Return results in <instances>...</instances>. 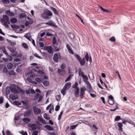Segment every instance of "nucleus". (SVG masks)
I'll return each mask as SVG.
<instances>
[{"mask_svg":"<svg viewBox=\"0 0 135 135\" xmlns=\"http://www.w3.org/2000/svg\"><path fill=\"white\" fill-rule=\"evenodd\" d=\"M52 12L48 9H45L44 10L43 12L41 14V17L44 19L45 20H49V16H52Z\"/></svg>","mask_w":135,"mask_h":135,"instance_id":"nucleus-1","label":"nucleus"},{"mask_svg":"<svg viewBox=\"0 0 135 135\" xmlns=\"http://www.w3.org/2000/svg\"><path fill=\"white\" fill-rule=\"evenodd\" d=\"M3 21L4 22V25L6 27H8V24H10V22L9 20L8 17L6 15H4L3 16Z\"/></svg>","mask_w":135,"mask_h":135,"instance_id":"nucleus-2","label":"nucleus"},{"mask_svg":"<svg viewBox=\"0 0 135 135\" xmlns=\"http://www.w3.org/2000/svg\"><path fill=\"white\" fill-rule=\"evenodd\" d=\"M44 49L46 51L49 53L50 54H53V49L51 46H45L44 47Z\"/></svg>","mask_w":135,"mask_h":135,"instance_id":"nucleus-3","label":"nucleus"},{"mask_svg":"<svg viewBox=\"0 0 135 135\" xmlns=\"http://www.w3.org/2000/svg\"><path fill=\"white\" fill-rule=\"evenodd\" d=\"M86 90V89L85 87H81L80 89V96L81 99L82 98L85 94V91Z\"/></svg>","mask_w":135,"mask_h":135,"instance_id":"nucleus-4","label":"nucleus"},{"mask_svg":"<svg viewBox=\"0 0 135 135\" xmlns=\"http://www.w3.org/2000/svg\"><path fill=\"white\" fill-rule=\"evenodd\" d=\"M33 109L34 113L36 115L40 114L41 112V110L39 108L36 106H33Z\"/></svg>","mask_w":135,"mask_h":135,"instance_id":"nucleus-5","label":"nucleus"},{"mask_svg":"<svg viewBox=\"0 0 135 135\" xmlns=\"http://www.w3.org/2000/svg\"><path fill=\"white\" fill-rule=\"evenodd\" d=\"M57 72L60 75L63 76L65 75L66 73V71L65 70L59 69L58 70Z\"/></svg>","mask_w":135,"mask_h":135,"instance_id":"nucleus-6","label":"nucleus"},{"mask_svg":"<svg viewBox=\"0 0 135 135\" xmlns=\"http://www.w3.org/2000/svg\"><path fill=\"white\" fill-rule=\"evenodd\" d=\"M53 60L56 62H58L59 61V56L57 53H55L53 57Z\"/></svg>","mask_w":135,"mask_h":135,"instance_id":"nucleus-7","label":"nucleus"},{"mask_svg":"<svg viewBox=\"0 0 135 135\" xmlns=\"http://www.w3.org/2000/svg\"><path fill=\"white\" fill-rule=\"evenodd\" d=\"M45 24L46 25H48L55 27H56V25H55V23L52 21H50V22L46 23Z\"/></svg>","mask_w":135,"mask_h":135,"instance_id":"nucleus-8","label":"nucleus"},{"mask_svg":"<svg viewBox=\"0 0 135 135\" xmlns=\"http://www.w3.org/2000/svg\"><path fill=\"white\" fill-rule=\"evenodd\" d=\"M71 85V84L70 82L67 83L64 86L63 88L67 90L70 87Z\"/></svg>","mask_w":135,"mask_h":135,"instance_id":"nucleus-9","label":"nucleus"},{"mask_svg":"<svg viewBox=\"0 0 135 135\" xmlns=\"http://www.w3.org/2000/svg\"><path fill=\"white\" fill-rule=\"evenodd\" d=\"M79 61L81 66H83L85 65V58L83 57L82 59H81Z\"/></svg>","mask_w":135,"mask_h":135,"instance_id":"nucleus-10","label":"nucleus"},{"mask_svg":"<svg viewBox=\"0 0 135 135\" xmlns=\"http://www.w3.org/2000/svg\"><path fill=\"white\" fill-rule=\"evenodd\" d=\"M79 88L78 87L75 91L74 95L76 97L78 98L79 96Z\"/></svg>","mask_w":135,"mask_h":135,"instance_id":"nucleus-11","label":"nucleus"},{"mask_svg":"<svg viewBox=\"0 0 135 135\" xmlns=\"http://www.w3.org/2000/svg\"><path fill=\"white\" fill-rule=\"evenodd\" d=\"M39 73L41 74V76H44L43 78L44 79L46 80L48 79V78L47 77V76L45 75V73L42 71H39Z\"/></svg>","mask_w":135,"mask_h":135,"instance_id":"nucleus-12","label":"nucleus"},{"mask_svg":"<svg viewBox=\"0 0 135 135\" xmlns=\"http://www.w3.org/2000/svg\"><path fill=\"white\" fill-rule=\"evenodd\" d=\"M44 127L49 131H52L53 130V127L50 125H46Z\"/></svg>","mask_w":135,"mask_h":135,"instance_id":"nucleus-13","label":"nucleus"},{"mask_svg":"<svg viewBox=\"0 0 135 135\" xmlns=\"http://www.w3.org/2000/svg\"><path fill=\"white\" fill-rule=\"evenodd\" d=\"M33 22V20H29V21H27L25 23V26H29L30 25L32 24Z\"/></svg>","mask_w":135,"mask_h":135,"instance_id":"nucleus-14","label":"nucleus"},{"mask_svg":"<svg viewBox=\"0 0 135 135\" xmlns=\"http://www.w3.org/2000/svg\"><path fill=\"white\" fill-rule=\"evenodd\" d=\"M42 82L43 85L45 86H48L49 85V82L47 80H44Z\"/></svg>","mask_w":135,"mask_h":135,"instance_id":"nucleus-15","label":"nucleus"},{"mask_svg":"<svg viewBox=\"0 0 135 135\" xmlns=\"http://www.w3.org/2000/svg\"><path fill=\"white\" fill-rule=\"evenodd\" d=\"M6 13L9 16H13L14 15V13L12 12H11L9 10L6 11Z\"/></svg>","mask_w":135,"mask_h":135,"instance_id":"nucleus-16","label":"nucleus"},{"mask_svg":"<svg viewBox=\"0 0 135 135\" xmlns=\"http://www.w3.org/2000/svg\"><path fill=\"white\" fill-rule=\"evenodd\" d=\"M22 120L23 122L26 123H28L31 121L30 119L28 118H23Z\"/></svg>","mask_w":135,"mask_h":135,"instance_id":"nucleus-17","label":"nucleus"},{"mask_svg":"<svg viewBox=\"0 0 135 135\" xmlns=\"http://www.w3.org/2000/svg\"><path fill=\"white\" fill-rule=\"evenodd\" d=\"M10 91L12 93H18L17 90L14 88H10Z\"/></svg>","mask_w":135,"mask_h":135,"instance_id":"nucleus-18","label":"nucleus"},{"mask_svg":"<svg viewBox=\"0 0 135 135\" xmlns=\"http://www.w3.org/2000/svg\"><path fill=\"white\" fill-rule=\"evenodd\" d=\"M82 77L83 78V80L85 83L86 82V81H88V78L87 76L86 75H82Z\"/></svg>","mask_w":135,"mask_h":135,"instance_id":"nucleus-19","label":"nucleus"},{"mask_svg":"<svg viewBox=\"0 0 135 135\" xmlns=\"http://www.w3.org/2000/svg\"><path fill=\"white\" fill-rule=\"evenodd\" d=\"M32 110L31 109H29L25 113L26 115L28 116L29 117L31 114Z\"/></svg>","mask_w":135,"mask_h":135,"instance_id":"nucleus-20","label":"nucleus"},{"mask_svg":"<svg viewBox=\"0 0 135 135\" xmlns=\"http://www.w3.org/2000/svg\"><path fill=\"white\" fill-rule=\"evenodd\" d=\"M85 83L87 85V87L89 90H91L92 89V87L89 81H86Z\"/></svg>","mask_w":135,"mask_h":135,"instance_id":"nucleus-21","label":"nucleus"},{"mask_svg":"<svg viewBox=\"0 0 135 135\" xmlns=\"http://www.w3.org/2000/svg\"><path fill=\"white\" fill-rule=\"evenodd\" d=\"M51 8L52 9V10L54 12L56 15H58L59 14V13L57 11V10L56 9V8H54L51 7Z\"/></svg>","mask_w":135,"mask_h":135,"instance_id":"nucleus-22","label":"nucleus"},{"mask_svg":"<svg viewBox=\"0 0 135 135\" xmlns=\"http://www.w3.org/2000/svg\"><path fill=\"white\" fill-rule=\"evenodd\" d=\"M13 103L15 105H21V103L18 101H14L13 102Z\"/></svg>","mask_w":135,"mask_h":135,"instance_id":"nucleus-23","label":"nucleus"},{"mask_svg":"<svg viewBox=\"0 0 135 135\" xmlns=\"http://www.w3.org/2000/svg\"><path fill=\"white\" fill-rule=\"evenodd\" d=\"M11 21L12 23H15L17 22V20L15 18H12L11 19Z\"/></svg>","mask_w":135,"mask_h":135,"instance_id":"nucleus-24","label":"nucleus"},{"mask_svg":"<svg viewBox=\"0 0 135 135\" xmlns=\"http://www.w3.org/2000/svg\"><path fill=\"white\" fill-rule=\"evenodd\" d=\"M13 66V64L12 63H8L7 65V67L9 69H11Z\"/></svg>","mask_w":135,"mask_h":135,"instance_id":"nucleus-25","label":"nucleus"},{"mask_svg":"<svg viewBox=\"0 0 135 135\" xmlns=\"http://www.w3.org/2000/svg\"><path fill=\"white\" fill-rule=\"evenodd\" d=\"M19 132L22 135H27L26 131H25L23 130H22L21 131H19Z\"/></svg>","mask_w":135,"mask_h":135,"instance_id":"nucleus-26","label":"nucleus"},{"mask_svg":"<svg viewBox=\"0 0 135 135\" xmlns=\"http://www.w3.org/2000/svg\"><path fill=\"white\" fill-rule=\"evenodd\" d=\"M7 48L9 50V51L11 52L12 53L14 52L15 51V49L13 48H12L11 47H8Z\"/></svg>","mask_w":135,"mask_h":135,"instance_id":"nucleus-27","label":"nucleus"},{"mask_svg":"<svg viewBox=\"0 0 135 135\" xmlns=\"http://www.w3.org/2000/svg\"><path fill=\"white\" fill-rule=\"evenodd\" d=\"M118 126L119 127V129L120 131L122 130V127L123 126L122 124L120 123H119L118 124Z\"/></svg>","mask_w":135,"mask_h":135,"instance_id":"nucleus-28","label":"nucleus"},{"mask_svg":"<svg viewBox=\"0 0 135 135\" xmlns=\"http://www.w3.org/2000/svg\"><path fill=\"white\" fill-rule=\"evenodd\" d=\"M31 127L32 129L33 130H35L36 129V126L34 124H32L31 126Z\"/></svg>","mask_w":135,"mask_h":135,"instance_id":"nucleus-29","label":"nucleus"},{"mask_svg":"<svg viewBox=\"0 0 135 135\" xmlns=\"http://www.w3.org/2000/svg\"><path fill=\"white\" fill-rule=\"evenodd\" d=\"M114 100H108L107 102L109 104L113 105L114 104Z\"/></svg>","mask_w":135,"mask_h":135,"instance_id":"nucleus-30","label":"nucleus"},{"mask_svg":"<svg viewBox=\"0 0 135 135\" xmlns=\"http://www.w3.org/2000/svg\"><path fill=\"white\" fill-rule=\"evenodd\" d=\"M57 42L56 38V37L54 36L53 37L52 39V43L54 45L56 44Z\"/></svg>","mask_w":135,"mask_h":135,"instance_id":"nucleus-31","label":"nucleus"},{"mask_svg":"<svg viewBox=\"0 0 135 135\" xmlns=\"http://www.w3.org/2000/svg\"><path fill=\"white\" fill-rule=\"evenodd\" d=\"M26 15L24 13H21L20 15V17L21 18H22L25 17L26 16Z\"/></svg>","mask_w":135,"mask_h":135,"instance_id":"nucleus-32","label":"nucleus"},{"mask_svg":"<svg viewBox=\"0 0 135 135\" xmlns=\"http://www.w3.org/2000/svg\"><path fill=\"white\" fill-rule=\"evenodd\" d=\"M44 118L47 120H49L50 119L49 117H48V115L46 113H45L44 115Z\"/></svg>","mask_w":135,"mask_h":135,"instance_id":"nucleus-33","label":"nucleus"},{"mask_svg":"<svg viewBox=\"0 0 135 135\" xmlns=\"http://www.w3.org/2000/svg\"><path fill=\"white\" fill-rule=\"evenodd\" d=\"M78 85V83L77 82H76L74 85H73V88L74 89H77V88L78 87H77Z\"/></svg>","mask_w":135,"mask_h":135,"instance_id":"nucleus-34","label":"nucleus"},{"mask_svg":"<svg viewBox=\"0 0 135 135\" xmlns=\"http://www.w3.org/2000/svg\"><path fill=\"white\" fill-rule=\"evenodd\" d=\"M85 58L87 61L88 62L89 61V57L88 54L87 52H86V54L85 56Z\"/></svg>","mask_w":135,"mask_h":135,"instance_id":"nucleus-35","label":"nucleus"},{"mask_svg":"<svg viewBox=\"0 0 135 135\" xmlns=\"http://www.w3.org/2000/svg\"><path fill=\"white\" fill-rule=\"evenodd\" d=\"M39 94L38 93H36L34 97V99L35 100H37L39 98Z\"/></svg>","mask_w":135,"mask_h":135,"instance_id":"nucleus-36","label":"nucleus"},{"mask_svg":"<svg viewBox=\"0 0 135 135\" xmlns=\"http://www.w3.org/2000/svg\"><path fill=\"white\" fill-rule=\"evenodd\" d=\"M35 80L39 84L41 83V82H42L41 80L38 78H35Z\"/></svg>","mask_w":135,"mask_h":135,"instance_id":"nucleus-37","label":"nucleus"},{"mask_svg":"<svg viewBox=\"0 0 135 135\" xmlns=\"http://www.w3.org/2000/svg\"><path fill=\"white\" fill-rule=\"evenodd\" d=\"M46 35L47 36H52L54 35L53 34L49 32H47V31L46 32Z\"/></svg>","mask_w":135,"mask_h":135,"instance_id":"nucleus-38","label":"nucleus"},{"mask_svg":"<svg viewBox=\"0 0 135 135\" xmlns=\"http://www.w3.org/2000/svg\"><path fill=\"white\" fill-rule=\"evenodd\" d=\"M63 112L62 111H61L59 115V116L58 118V119L59 120H60L61 118V117L62 115L63 114Z\"/></svg>","mask_w":135,"mask_h":135,"instance_id":"nucleus-39","label":"nucleus"},{"mask_svg":"<svg viewBox=\"0 0 135 135\" xmlns=\"http://www.w3.org/2000/svg\"><path fill=\"white\" fill-rule=\"evenodd\" d=\"M121 118L119 116H118L115 117L114 120L115 121H118Z\"/></svg>","mask_w":135,"mask_h":135,"instance_id":"nucleus-40","label":"nucleus"},{"mask_svg":"<svg viewBox=\"0 0 135 135\" xmlns=\"http://www.w3.org/2000/svg\"><path fill=\"white\" fill-rule=\"evenodd\" d=\"M8 74L9 75H15V73L12 70H11L9 72Z\"/></svg>","mask_w":135,"mask_h":135,"instance_id":"nucleus-41","label":"nucleus"},{"mask_svg":"<svg viewBox=\"0 0 135 135\" xmlns=\"http://www.w3.org/2000/svg\"><path fill=\"white\" fill-rule=\"evenodd\" d=\"M109 40L110 41L113 42H114L115 41V37L114 36H112V37H111L109 39Z\"/></svg>","mask_w":135,"mask_h":135,"instance_id":"nucleus-42","label":"nucleus"},{"mask_svg":"<svg viewBox=\"0 0 135 135\" xmlns=\"http://www.w3.org/2000/svg\"><path fill=\"white\" fill-rule=\"evenodd\" d=\"M3 3L5 4H8L9 3V0H2Z\"/></svg>","mask_w":135,"mask_h":135,"instance_id":"nucleus-43","label":"nucleus"},{"mask_svg":"<svg viewBox=\"0 0 135 135\" xmlns=\"http://www.w3.org/2000/svg\"><path fill=\"white\" fill-rule=\"evenodd\" d=\"M66 90L65 89H64V88H62V90L61 91V93L63 95H64L65 94L66 91H65Z\"/></svg>","mask_w":135,"mask_h":135,"instance_id":"nucleus-44","label":"nucleus"},{"mask_svg":"<svg viewBox=\"0 0 135 135\" xmlns=\"http://www.w3.org/2000/svg\"><path fill=\"white\" fill-rule=\"evenodd\" d=\"M31 36L29 33H26L24 35V37L28 39Z\"/></svg>","mask_w":135,"mask_h":135,"instance_id":"nucleus-45","label":"nucleus"},{"mask_svg":"<svg viewBox=\"0 0 135 135\" xmlns=\"http://www.w3.org/2000/svg\"><path fill=\"white\" fill-rule=\"evenodd\" d=\"M38 133V132L37 131H35L33 132L32 133V135H37Z\"/></svg>","mask_w":135,"mask_h":135,"instance_id":"nucleus-46","label":"nucleus"},{"mask_svg":"<svg viewBox=\"0 0 135 135\" xmlns=\"http://www.w3.org/2000/svg\"><path fill=\"white\" fill-rule=\"evenodd\" d=\"M23 47L25 49H27L28 47V46L25 43H23L22 44Z\"/></svg>","mask_w":135,"mask_h":135,"instance_id":"nucleus-47","label":"nucleus"},{"mask_svg":"<svg viewBox=\"0 0 135 135\" xmlns=\"http://www.w3.org/2000/svg\"><path fill=\"white\" fill-rule=\"evenodd\" d=\"M78 125V124L76 125L71 126L70 127V129H75Z\"/></svg>","mask_w":135,"mask_h":135,"instance_id":"nucleus-48","label":"nucleus"},{"mask_svg":"<svg viewBox=\"0 0 135 135\" xmlns=\"http://www.w3.org/2000/svg\"><path fill=\"white\" fill-rule=\"evenodd\" d=\"M75 56L76 57V58L79 61L81 59V57H80V56L78 55L77 54H76L75 55Z\"/></svg>","mask_w":135,"mask_h":135,"instance_id":"nucleus-49","label":"nucleus"},{"mask_svg":"<svg viewBox=\"0 0 135 135\" xmlns=\"http://www.w3.org/2000/svg\"><path fill=\"white\" fill-rule=\"evenodd\" d=\"M42 95H40L39 97V99L38 100V102H40L42 100Z\"/></svg>","mask_w":135,"mask_h":135,"instance_id":"nucleus-50","label":"nucleus"},{"mask_svg":"<svg viewBox=\"0 0 135 135\" xmlns=\"http://www.w3.org/2000/svg\"><path fill=\"white\" fill-rule=\"evenodd\" d=\"M2 51L6 55L8 56V53L6 51V49L5 48H4L2 49Z\"/></svg>","mask_w":135,"mask_h":135,"instance_id":"nucleus-51","label":"nucleus"},{"mask_svg":"<svg viewBox=\"0 0 135 135\" xmlns=\"http://www.w3.org/2000/svg\"><path fill=\"white\" fill-rule=\"evenodd\" d=\"M39 46L40 47H43L44 46V44L43 42H40L39 43Z\"/></svg>","mask_w":135,"mask_h":135,"instance_id":"nucleus-52","label":"nucleus"},{"mask_svg":"<svg viewBox=\"0 0 135 135\" xmlns=\"http://www.w3.org/2000/svg\"><path fill=\"white\" fill-rule=\"evenodd\" d=\"M7 57H8L7 60L8 61H11L12 60V58L11 56L8 55L7 56Z\"/></svg>","mask_w":135,"mask_h":135,"instance_id":"nucleus-53","label":"nucleus"},{"mask_svg":"<svg viewBox=\"0 0 135 135\" xmlns=\"http://www.w3.org/2000/svg\"><path fill=\"white\" fill-rule=\"evenodd\" d=\"M76 16L80 20V21L81 22L84 24V23L83 21V20L77 14H76Z\"/></svg>","mask_w":135,"mask_h":135,"instance_id":"nucleus-54","label":"nucleus"},{"mask_svg":"<svg viewBox=\"0 0 135 135\" xmlns=\"http://www.w3.org/2000/svg\"><path fill=\"white\" fill-rule=\"evenodd\" d=\"M3 73H6L7 72V69L6 67H4L3 69Z\"/></svg>","mask_w":135,"mask_h":135,"instance_id":"nucleus-55","label":"nucleus"},{"mask_svg":"<svg viewBox=\"0 0 135 135\" xmlns=\"http://www.w3.org/2000/svg\"><path fill=\"white\" fill-rule=\"evenodd\" d=\"M10 44L11 46H14L16 45L15 42H13L10 41Z\"/></svg>","mask_w":135,"mask_h":135,"instance_id":"nucleus-56","label":"nucleus"},{"mask_svg":"<svg viewBox=\"0 0 135 135\" xmlns=\"http://www.w3.org/2000/svg\"><path fill=\"white\" fill-rule=\"evenodd\" d=\"M60 108V106L59 105H57L55 108V110L56 111H57L59 110Z\"/></svg>","mask_w":135,"mask_h":135,"instance_id":"nucleus-57","label":"nucleus"},{"mask_svg":"<svg viewBox=\"0 0 135 135\" xmlns=\"http://www.w3.org/2000/svg\"><path fill=\"white\" fill-rule=\"evenodd\" d=\"M27 80L30 83H32V81L30 77H28L27 78Z\"/></svg>","mask_w":135,"mask_h":135,"instance_id":"nucleus-58","label":"nucleus"},{"mask_svg":"<svg viewBox=\"0 0 135 135\" xmlns=\"http://www.w3.org/2000/svg\"><path fill=\"white\" fill-rule=\"evenodd\" d=\"M34 55L36 57L40 59H41L42 58L40 57V56H39L37 54H34Z\"/></svg>","mask_w":135,"mask_h":135,"instance_id":"nucleus-59","label":"nucleus"},{"mask_svg":"<svg viewBox=\"0 0 135 135\" xmlns=\"http://www.w3.org/2000/svg\"><path fill=\"white\" fill-rule=\"evenodd\" d=\"M66 47L67 49L68 50H71V49L70 48V45L68 44H67L66 45Z\"/></svg>","mask_w":135,"mask_h":135,"instance_id":"nucleus-60","label":"nucleus"},{"mask_svg":"<svg viewBox=\"0 0 135 135\" xmlns=\"http://www.w3.org/2000/svg\"><path fill=\"white\" fill-rule=\"evenodd\" d=\"M54 49H55V51H59L60 49L58 48L56 46H54Z\"/></svg>","mask_w":135,"mask_h":135,"instance_id":"nucleus-61","label":"nucleus"},{"mask_svg":"<svg viewBox=\"0 0 135 135\" xmlns=\"http://www.w3.org/2000/svg\"><path fill=\"white\" fill-rule=\"evenodd\" d=\"M3 101V97H0V104L2 103Z\"/></svg>","mask_w":135,"mask_h":135,"instance_id":"nucleus-62","label":"nucleus"},{"mask_svg":"<svg viewBox=\"0 0 135 135\" xmlns=\"http://www.w3.org/2000/svg\"><path fill=\"white\" fill-rule=\"evenodd\" d=\"M66 67V66L65 65V64H62L60 66V68L62 69H64Z\"/></svg>","mask_w":135,"mask_h":135,"instance_id":"nucleus-63","label":"nucleus"},{"mask_svg":"<svg viewBox=\"0 0 135 135\" xmlns=\"http://www.w3.org/2000/svg\"><path fill=\"white\" fill-rule=\"evenodd\" d=\"M110 100H114V97L112 95H110L109 97V99Z\"/></svg>","mask_w":135,"mask_h":135,"instance_id":"nucleus-64","label":"nucleus"}]
</instances>
